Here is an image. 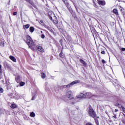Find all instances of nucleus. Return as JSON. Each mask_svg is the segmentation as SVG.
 <instances>
[{"mask_svg": "<svg viewBox=\"0 0 125 125\" xmlns=\"http://www.w3.org/2000/svg\"><path fill=\"white\" fill-rule=\"evenodd\" d=\"M117 112H118V110H115L114 112H113V114L114 115V116H113V117L115 119H114V121H116V119H117V116H116L117 114L116 113H117Z\"/></svg>", "mask_w": 125, "mask_h": 125, "instance_id": "f3484780", "label": "nucleus"}, {"mask_svg": "<svg viewBox=\"0 0 125 125\" xmlns=\"http://www.w3.org/2000/svg\"><path fill=\"white\" fill-rule=\"evenodd\" d=\"M26 1H29V0H26Z\"/></svg>", "mask_w": 125, "mask_h": 125, "instance_id": "a19ab883", "label": "nucleus"}, {"mask_svg": "<svg viewBox=\"0 0 125 125\" xmlns=\"http://www.w3.org/2000/svg\"><path fill=\"white\" fill-rule=\"evenodd\" d=\"M62 1L64 2V4L66 5L67 8H69L70 6L69 5V2H68V1L66 0H62Z\"/></svg>", "mask_w": 125, "mask_h": 125, "instance_id": "1a4fd4ad", "label": "nucleus"}, {"mask_svg": "<svg viewBox=\"0 0 125 125\" xmlns=\"http://www.w3.org/2000/svg\"><path fill=\"white\" fill-rule=\"evenodd\" d=\"M2 73V69H1V65L0 64V74Z\"/></svg>", "mask_w": 125, "mask_h": 125, "instance_id": "cd10ccee", "label": "nucleus"}, {"mask_svg": "<svg viewBox=\"0 0 125 125\" xmlns=\"http://www.w3.org/2000/svg\"><path fill=\"white\" fill-rule=\"evenodd\" d=\"M113 12L116 15H119V12L118 11V10H117L116 9H114L113 10Z\"/></svg>", "mask_w": 125, "mask_h": 125, "instance_id": "f8f14e48", "label": "nucleus"}, {"mask_svg": "<svg viewBox=\"0 0 125 125\" xmlns=\"http://www.w3.org/2000/svg\"><path fill=\"white\" fill-rule=\"evenodd\" d=\"M2 83H4V81L3 80H2Z\"/></svg>", "mask_w": 125, "mask_h": 125, "instance_id": "ea45409f", "label": "nucleus"}, {"mask_svg": "<svg viewBox=\"0 0 125 125\" xmlns=\"http://www.w3.org/2000/svg\"><path fill=\"white\" fill-rule=\"evenodd\" d=\"M0 93H3V89L0 87Z\"/></svg>", "mask_w": 125, "mask_h": 125, "instance_id": "393cba45", "label": "nucleus"}, {"mask_svg": "<svg viewBox=\"0 0 125 125\" xmlns=\"http://www.w3.org/2000/svg\"><path fill=\"white\" fill-rule=\"evenodd\" d=\"M96 123L97 124V125H99V124L98 123V122H96Z\"/></svg>", "mask_w": 125, "mask_h": 125, "instance_id": "4c0bfd02", "label": "nucleus"}, {"mask_svg": "<svg viewBox=\"0 0 125 125\" xmlns=\"http://www.w3.org/2000/svg\"><path fill=\"white\" fill-rule=\"evenodd\" d=\"M41 77L42 79H45V74L44 73H42Z\"/></svg>", "mask_w": 125, "mask_h": 125, "instance_id": "412c9836", "label": "nucleus"}, {"mask_svg": "<svg viewBox=\"0 0 125 125\" xmlns=\"http://www.w3.org/2000/svg\"><path fill=\"white\" fill-rule=\"evenodd\" d=\"M86 125H93L91 123H87L86 124Z\"/></svg>", "mask_w": 125, "mask_h": 125, "instance_id": "72a5a7b5", "label": "nucleus"}, {"mask_svg": "<svg viewBox=\"0 0 125 125\" xmlns=\"http://www.w3.org/2000/svg\"><path fill=\"white\" fill-rule=\"evenodd\" d=\"M26 43L28 44L29 47H31V46H33V45H34L33 39H32L31 37L29 35L26 36Z\"/></svg>", "mask_w": 125, "mask_h": 125, "instance_id": "f257e3e1", "label": "nucleus"}, {"mask_svg": "<svg viewBox=\"0 0 125 125\" xmlns=\"http://www.w3.org/2000/svg\"><path fill=\"white\" fill-rule=\"evenodd\" d=\"M19 80H20V76H18L17 78H16V80L17 81V83L19 82Z\"/></svg>", "mask_w": 125, "mask_h": 125, "instance_id": "5701e85b", "label": "nucleus"}, {"mask_svg": "<svg viewBox=\"0 0 125 125\" xmlns=\"http://www.w3.org/2000/svg\"><path fill=\"white\" fill-rule=\"evenodd\" d=\"M0 46L1 47H4V40L3 39L0 40Z\"/></svg>", "mask_w": 125, "mask_h": 125, "instance_id": "6e6552de", "label": "nucleus"}, {"mask_svg": "<svg viewBox=\"0 0 125 125\" xmlns=\"http://www.w3.org/2000/svg\"><path fill=\"white\" fill-rule=\"evenodd\" d=\"M23 29H29V28H30V24H26V25H24L23 26Z\"/></svg>", "mask_w": 125, "mask_h": 125, "instance_id": "ddd939ff", "label": "nucleus"}, {"mask_svg": "<svg viewBox=\"0 0 125 125\" xmlns=\"http://www.w3.org/2000/svg\"><path fill=\"white\" fill-rule=\"evenodd\" d=\"M80 61L82 63V64H83V66H85V65H86L85 62H84V61H83V59H80Z\"/></svg>", "mask_w": 125, "mask_h": 125, "instance_id": "dca6fc26", "label": "nucleus"}, {"mask_svg": "<svg viewBox=\"0 0 125 125\" xmlns=\"http://www.w3.org/2000/svg\"><path fill=\"white\" fill-rule=\"evenodd\" d=\"M115 106H118L119 108H122L123 109H125L124 106H122V105L118 103L115 104Z\"/></svg>", "mask_w": 125, "mask_h": 125, "instance_id": "4468645a", "label": "nucleus"}, {"mask_svg": "<svg viewBox=\"0 0 125 125\" xmlns=\"http://www.w3.org/2000/svg\"><path fill=\"white\" fill-rule=\"evenodd\" d=\"M13 14V15H17V12H14Z\"/></svg>", "mask_w": 125, "mask_h": 125, "instance_id": "2f4dec72", "label": "nucleus"}, {"mask_svg": "<svg viewBox=\"0 0 125 125\" xmlns=\"http://www.w3.org/2000/svg\"><path fill=\"white\" fill-rule=\"evenodd\" d=\"M35 100V96H34L31 99V100Z\"/></svg>", "mask_w": 125, "mask_h": 125, "instance_id": "e433bc0d", "label": "nucleus"}, {"mask_svg": "<svg viewBox=\"0 0 125 125\" xmlns=\"http://www.w3.org/2000/svg\"><path fill=\"white\" fill-rule=\"evenodd\" d=\"M37 47L38 50H39V51H40V52H43L44 51V49L41 46H37Z\"/></svg>", "mask_w": 125, "mask_h": 125, "instance_id": "0eeeda50", "label": "nucleus"}, {"mask_svg": "<svg viewBox=\"0 0 125 125\" xmlns=\"http://www.w3.org/2000/svg\"><path fill=\"white\" fill-rule=\"evenodd\" d=\"M123 113L125 114V110H123Z\"/></svg>", "mask_w": 125, "mask_h": 125, "instance_id": "58836bf2", "label": "nucleus"}, {"mask_svg": "<svg viewBox=\"0 0 125 125\" xmlns=\"http://www.w3.org/2000/svg\"><path fill=\"white\" fill-rule=\"evenodd\" d=\"M45 37V36H44V34H42V35H41V38H42V39H44Z\"/></svg>", "mask_w": 125, "mask_h": 125, "instance_id": "c85d7f7f", "label": "nucleus"}, {"mask_svg": "<svg viewBox=\"0 0 125 125\" xmlns=\"http://www.w3.org/2000/svg\"><path fill=\"white\" fill-rule=\"evenodd\" d=\"M29 31L30 33H34V31H35V28H34L33 26L30 27L29 28Z\"/></svg>", "mask_w": 125, "mask_h": 125, "instance_id": "2eb2a0df", "label": "nucleus"}, {"mask_svg": "<svg viewBox=\"0 0 125 125\" xmlns=\"http://www.w3.org/2000/svg\"><path fill=\"white\" fill-rule=\"evenodd\" d=\"M9 58L12 60V61H13V62H16V59H15L14 57L10 56Z\"/></svg>", "mask_w": 125, "mask_h": 125, "instance_id": "9b49d317", "label": "nucleus"}, {"mask_svg": "<svg viewBox=\"0 0 125 125\" xmlns=\"http://www.w3.org/2000/svg\"><path fill=\"white\" fill-rule=\"evenodd\" d=\"M90 95H91V93L87 92V93H86L85 94V96H90Z\"/></svg>", "mask_w": 125, "mask_h": 125, "instance_id": "4be33fe9", "label": "nucleus"}, {"mask_svg": "<svg viewBox=\"0 0 125 125\" xmlns=\"http://www.w3.org/2000/svg\"><path fill=\"white\" fill-rule=\"evenodd\" d=\"M102 62L103 64H105V60H102Z\"/></svg>", "mask_w": 125, "mask_h": 125, "instance_id": "473e14b6", "label": "nucleus"}, {"mask_svg": "<svg viewBox=\"0 0 125 125\" xmlns=\"http://www.w3.org/2000/svg\"><path fill=\"white\" fill-rule=\"evenodd\" d=\"M49 18L50 20H52V21H53L55 24H57L58 21H57V19H56V17L55 16H54V18L55 20L52 19V17L51 16H49Z\"/></svg>", "mask_w": 125, "mask_h": 125, "instance_id": "39448f33", "label": "nucleus"}, {"mask_svg": "<svg viewBox=\"0 0 125 125\" xmlns=\"http://www.w3.org/2000/svg\"><path fill=\"white\" fill-rule=\"evenodd\" d=\"M80 82H81V81L80 80H75V81L72 82L71 83L68 84L67 85H64L63 86V87H66L67 88H69V87L73 86V85H74V84L79 83H80Z\"/></svg>", "mask_w": 125, "mask_h": 125, "instance_id": "f03ea898", "label": "nucleus"}, {"mask_svg": "<svg viewBox=\"0 0 125 125\" xmlns=\"http://www.w3.org/2000/svg\"><path fill=\"white\" fill-rule=\"evenodd\" d=\"M36 116V114H35V112H32L30 113V117H33L34 118V117Z\"/></svg>", "mask_w": 125, "mask_h": 125, "instance_id": "aec40b11", "label": "nucleus"}, {"mask_svg": "<svg viewBox=\"0 0 125 125\" xmlns=\"http://www.w3.org/2000/svg\"><path fill=\"white\" fill-rule=\"evenodd\" d=\"M98 2L99 5L104 6L105 4H106V2H105L104 0H98Z\"/></svg>", "mask_w": 125, "mask_h": 125, "instance_id": "423d86ee", "label": "nucleus"}, {"mask_svg": "<svg viewBox=\"0 0 125 125\" xmlns=\"http://www.w3.org/2000/svg\"><path fill=\"white\" fill-rule=\"evenodd\" d=\"M4 66L5 68H8V65L6 62L4 63Z\"/></svg>", "mask_w": 125, "mask_h": 125, "instance_id": "bb28decb", "label": "nucleus"}, {"mask_svg": "<svg viewBox=\"0 0 125 125\" xmlns=\"http://www.w3.org/2000/svg\"><path fill=\"white\" fill-rule=\"evenodd\" d=\"M83 97H85V94L81 93L77 96V98H83Z\"/></svg>", "mask_w": 125, "mask_h": 125, "instance_id": "9d476101", "label": "nucleus"}, {"mask_svg": "<svg viewBox=\"0 0 125 125\" xmlns=\"http://www.w3.org/2000/svg\"><path fill=\"white\" fill-rule=\"evenodd\" d=\"M124 119H122V122H123V123L125 124V115L124 116Z\"/></svg>", "mask_w": 125, "mask_h": 125, "instance_id": "7c9ffc66", "label": "nucleus"}, {"mask_svg": "<svg viewBox=\"0 0 125 125\" xmlns=\"http://www.w3.org/2000/svg\"><path fill=\"white\" fill-rule=\"evenodd\" d=\"M102 54H105V51H103L101 52Z\"/></svg>", "mask_w": 125, "mask_h": 125, "instance_id": "c9c22d12", "label": "nucleus"}, {"mask_svg": "<svg viewBox=\"0 0 125 125\" xmlns=\"http://www.w3.org/2000/svg\"><path fill=\"white\" fill-rule=\"evenodd\" d=\"M88 114L90 117H91L92 118H95V117H96V113L93 110H90L88 112Z\"/></svg>", "mask_w": 125, "mask_h": 125, "instance_id": "7ed1b4c3", "label": "nucleus"}, {"mask_svg": "<svg viewBox=\"0 0 125 125\" xmlns=\"http://www.w3.org/2000/svg\"><path fill=\"white\" fill-rule=\"evenodd\" d=\"M66 95L67 97L68 98V99L71 100V99H74V97L72 96V91L69 90V91H67Z\"/></svg>", "mask_w": 125, "mask_h": 125, "instance_id": "20e7f679", "label": "nucleus"}, {"mask_svg": "<svg viewBox=\"0 0 125 125\" xmlns=\"http://www.w3.org/2000/svg\"><path fill=\"white\" fill-rule=\"evenodd\" d=\"M60 56L61 57V58H64V57H65V56L64 55L62 50V52L60 53Z\"/></svg>", "mask_w": 125, "mask_h": 125, "instance_id": "6ab92c4d", "label": "nucleus"}, {"mask_svg": "<svg viewBox=\"0 0 125 125\" xmlns=\"http://www.w3.org/2000/svg\"><path fill=\"white\" fill-rule=\"evenodd\" d=\"M11 108H12V109H15L16 108H17V105L15 104H12L11 105Z\"/></svg>", "mask_w": 125, "mask_h": 125, "instance_id": "a211bd4d", "label": "nucleus"}, {"mask_svg": "<svg viewBox=\"0 0 125 125\" xmlns=\"http://www.w3.org/2000/svg\"><path fill=\"white\" fill-rule=\"evenodd\" d=\"M21 86H23L25 84V83L21 82L20 83Z\"/></svg>", "mask_w": 125, "mask_h": 125, "instance_id": "a878e982", "label": "nucleus"}, {"mask_svg": "<svg viewBox=\"0 0 125 125\" xmlns=\"http://www.w3.org/2000/svg\"><path fill=\"white\" fill-rule=\"evenodd\" d=\"M121 50H122V51H125V48H122Z\"/></svg>", "mask_w": 125, "mask_h": 125, "instance_id": "f704fd0d", "label": "nucleus"}, {"mask_svg": "<svg viewBox=\"0 0 125 125\" xmlns=\"http://www.w3.org/2000/svg\"><path fill=\"white\" fill-rule=\"evenodd\" d=\"M88 109H89V110H92V108L91 107V106H90V105H89L88 106Z\"/></svg>", "mask_w": 125, "mask_h": 125, "instance_id": "c756f323", "label": "nucleus"}, {"mask_svg": "<svg viewBox=\"0 0 125 125\" xmlns=\"http://www.w3.org/2000/svg\"><path fill=\"white\" fill-rule=\"evenodd\" d=\"M41 22H42V21H41Z\"/></svg>", "mask_w": 125, "mask_h": 125, "instance_id": "79ce46f5", "label": "nucleus"}, {"mask_svg": "<svg viewBox=\"0 0 125 125\" xmlns=\"http://www.w3.org/2000/svg\"><path fill=\"white\" fill-rule=\"evenodd\" d=\"M119 9L122 12H124V10H125V9L121 6L120 8H119Z\"/></svg>", "mask_w": 125, "mask_h": 125, "instance_id": "b1692460", "label": "nucleus"}]
</instances>
